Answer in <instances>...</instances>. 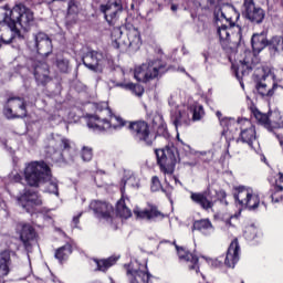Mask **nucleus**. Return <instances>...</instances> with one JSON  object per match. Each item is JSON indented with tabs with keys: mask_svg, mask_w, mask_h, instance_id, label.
I'll use <instances>...</instances> for the list:
<instances>
[{
	"mask_svg": "<svg viewBox=\"0 0 283 283\" xmlns=\"http://www.w3.org/2000/svg\"><path fill=\"white\" fill-rule=\"evenodd\" d=\"M219 6L214 8V28L217 36L223 50L229 48V44L240 43L242 41V27L233 23L231 14H235V9L230 4H221L222 0H218Z\"/></svg>",
	"mask_w": 283,
	"mask_h": 283,
	"instance_id": "f257e3e1",
	"label": "nucleus"
},
{
	"mask_svg": "<svg viewBox=\"0 0 283 283\" xmlns=\"http://www.w3.org/2000/svg\"><path fill=\"white\" fill-rule=\"evenodd\" d=\"M24 178L30 187L46 185L45 192L59 196V181L52 177V170L45 161H31L25 165Z\"/></svg>",
	"mask_w": 283,
	"mask_h": 283,
	"instance_id": "f03ea898",
	"label": "nucleus"
},
{
	"mask_svg": "<svg viewBox=\"0 0 283 283\" xmlns=\"http://www.w3.org/2000/svg\"><path fill=\"white\" fill-rule=\"evenodd\" d=\"M157 165H159V169L168 181L174 180L175 185H180L182 187V182L176 176H174V171H176V165L180 163V154L178 153V148L174 145H168L161 149H155Z\"/></svg>",
	"mask_w": 283,
	"mask_h": 283,
	"instance_id": "7ed1b4c3",
	"label": "nucleus"
},
{
	"mask_svg": "<svg viewBox=\"0 0 283 283\" xmlns=\"http://www.w3.org/2000/svg\"><path fill=\"white\" fill-rule=\"evenodd\" d=\"M104 107V114H107L109 119L102 117L101 115H90L87 118V127L95 134H103V132H109V129H120L125 127L127 122L123 117L112 114V108L107 106V103H102Z\"/></svg>",
	"mask_w": 283,
	"mask_h": 283,
	"instance_id": "20e7f679",
	"label": "nucleus"
},
{
	"mask_svg": "<svg viewBox=\"0 0 283 283\" xmlns=\"http://www.w3.org/2000/svg\"><path fill=\"white\" fill-rule=\"evenodd\" d=\"M6 21H10L11 28L20 25L24 32H30V28L34 25V12L23 3L15 4L11 10L4 13Z\"/></svg>",
	"mask_w": 283,
	"mask_h": 283,
	"instance_id": "39448f33",
	"label": "nucleus"
},
{
	"mask_svg": "<svg viewBox=\"0 0 283 283\" xmlns=\"http://www.w3.org/2000/svg\"><path fill=\"white\" fill-rule=\"evenodd\" d=\"M165 72H167V64L163 60H147L146 63L135 67L134 77L138 83H148V81L163 76Z\"/></svg>",
	"mask_w": 283,
	"mask_h": 283,
	"instance_id": "423d86ee",
	"label": "nucleus"
},
{
	"mask_svg": "<svg viewBox=\"0 0 283 283\" xmlns=\"http://www.w3.org/2000/svg\"><path fill=\"white\" fill-rule=\"evenodd\" d=\"M234 200L241 209L255 211L260 207V196L253 191V188L239 186L235 188Z\"/></svg>",
	"mask_w": 283,
	"mask_h": 283,
	"instance_id": "0eeeda50",
	"label": "nucleus"
},
{
	"mask_svg": "<svg viewBox=\"0 0 283 283\" xmlns=\"http://www.w3.org/2000/svg\"><path fill=\"white\" fill-rule=\"evenodd\" d=\"M252 116L259 125H262L268 132H275V129L283 128V116L280 111H273L269 114L260 112V109H252Z\"/></svg>",
	"mask_w": 283,
	"mask_h": 283,
	"instance_id": "6e6552de",
	"label": "nucleus"
},
{
	"mask_svg": "<svg viewBox=\"0 0 283 283\" xmlns=\"http://www.w3.org/2000/svg\"><path fill=\"white\" fill-rule=\"evenodd\" d=\"M18 205L19 207H22L27 213L34 216V213H39L38 207L43 205V199H41L39 192L25 190L23 195L18 197Z\"/></svg>",
	"mask_w": 283,
	"mask_h": 283,
	"instance_id": "1a4fd4ad",
	"label": "nucleus"
},
{
	"mask_svg": "<svg viewBox=\"0 0 283 283\" xmlns=\"http://www.w3.org/2000/svg\"><path fill=\"white\" fill-rule=\"evenodd\" d=\"M17 39L23 41L25 38L17 27L10 25V21H6L4 15L3 20L0 21V49L3 45H12Z\"/></svg>",
	"mask_w": 283,
	"mask_h": 283,
	"instance_id": "9d476101",
	"label": "nucleus"
},
{
	"mask_svg": "<svg viewBox=\"0 0 283 283\" xmlns=\"http://www.w3.org/2000/svg\"><path fill=\"white\" fill-rule=\"evenodd\" d=\"M28 48L41 56H50L52 54V40L45 32L33 33V41L28 43Z\"/></svg>",
	"mask_w": 283,
	"mask_h": 283,
	"instance_id": "9b49d317",
	"label": "nucleus"
},
{
	"mask_svg": "<svg viewBox=\"0 0 283 283\" xmlns=\"http://www.w3.org/2000/svg\"><path fill=\"white\" fill-rule=\"evenodd\" d=\"M15 232L19 235L25 251H32V247L36 244L39 234L32 224L30 223H18Z\"/></svg>",
	"mask_w": 283,
	"mask_h": 283,
	"instance_id": "f8f14e48",
	"label": "nucleus"
},
{
	"mask_svg": "<svg viewBox=\"0 0 283 283\" xmlns=\"http://www.w3.org/2000/svg\"><path fill=\"white\" fill-rule=\"evenodd\" d=\"M99 12H103L106 23L114 27L118 23V18L123 12V2L120 0H108L106 4L99 7Z\"/></svg>",
	"mask_w": 283,
	"mask_h": 283,
	"instance_id": "ddd939ff",
	"label": "nucleus"
},
{
	"mask_svg": "<svg viewBox=\"0 0 283 283\" xmlns=\"http://www.w3.org/2000/svg\"><path fill=\"white\" fill-rule=\"evenodd\" d=\"M128 129H130L133 137L137 143L146 145V147H151V145H154V138L149 135V125H147V123L132 122L128 125Z\"/></svg>",
	"mask_w": 283,
	"mask_h": 283,
	"instance_id": "4468645a",
	"label": "nucleus"
},
{
	"mask_svg": "<svg viewBox=\"0 0 283 283\" xmlns=\"http://www.w3.org/2000/svg\"><path fill=\"white\" fill-rule=\"evenodd\" d=\"M239 261H240V243L238 242V239H234L230 243L226 258L219 256L218 259L214 260V266L220 268L226 264V266H228L229 269H233Z\"/></svg>",
	"mask_w": 283,
	"mask_h": 283,
	"instance_id": "2eb2a0df",
	"label": "nucleus"
},
{
	"mask_svg": "<svg viewBox=\"0 0 283 283\" xmlns=\"http://www.w3.org/2000/svg\"><path fill=\"white\" fill-rule=\"evenodd\" d=\"M83 65L92 72H101L107 63V55L101 51H90L82 59Z\"/></svg>",
	"mask_w": 283,
	"mask_h": 283,
	"instance_id": "dca6fc26",
	"label": "nucleus"
},
{
	"mask_svg": "<svg viewBox=\"0 0 283 283\" xmlns=\"http://www.w3.org/2000/svg\"><path fill=\"white\" fill-rule=\"evenodd\" d=\"M8 104L10 106H4L3 114L6 118L12 119V118H25L28 116V109H25V99L22 97H10L8 99ZM13 109H19L15 114L12 113Z\"/></svg>",
	"mask_w": 283,
	"mask_h": 283,
	"instance_id": "f3484780",
	"label": "nucleus"
},
{
	"mask_svg": "<svg viewBox=\"0 0 283 283\" xmlns=\"http://www.w3.org/2000/svg\"><path fill=\"white\" fill-rule=\"evenodd\" d=\"M243 14L251 23L260 24L264 21L266 13L261 7H256L253 0L243 1Z\"/></svg>",
	"mask_w": 283,
	"mask_h": 283,
	"instance_id": "a211bd4d",
	"label": "nucleus"
},
{
	"mask_svg": "<svg viewBox=\"0 0 283 283\" xmlns=\"http://www.w3.org/2000/svg\"><path fill=\"white\" fill-rule=\"evenodd\" d=\"M237 125L240 129V140L247 143L249 147H253V142L256 138L255 126L247 118L239 119Z\"/></svg>",
	"mask_w": 283,
	"mask_h": 283,
	"instance_id": "6ab92c4d",
	"label": "nucleus"
},
{
	"mask_svg": "<svg viewBox=\"0 0 283 283\" xmlns=\"http://www.w3.org/2000/svg\"><path fill=\"white\" fill-rule=\"evenodd\" d=\"M90 209L94 212V216L97 217L98 220L112 222V213L114 211V207H112V205L95 200L90 203Z\"/></svg>",
	"mask_w": 283,
	"mask_h": 283,
	"instance_id": "aec40b11",
	"label": "nucleus"
},
{
	"mask_svg": "<svg viewBox=\"0 0 283 283\" xmlns=\"http://www.w3.org/2000/svg\"><path fill=\"white\" fill-rule=\"evenodd\" d=\"M175 249L177 251L178 258L181 262H186L188 264L189 271H196V273L200 272V264L198 256L193 253L186 251L182 247L176 244L174 241Z\"/></svg>",
	"mask_w": 283,
	"mask_h": 283,
	"instance_id": "412c9836",
	"label": "nucleus"
},
{
	"mask_svg": "<svg viewBox=\"0 0 283 283\" xmlns=\"http://www.w3.org/2000/svg\"><path fill=\"white\" fill-rule=\"evenodd\" d=\"M134 214L139 220H147L148 222H156V220L159 218V220H163L165 218V213L160 212L158 210V207L151 205L148 209H140L135 208Z\"/></svg>",
	"mask_w": 283,
	"mask_h": 283,
	"instance_id": "4be33fe9",
	"label": "nucleus"
},
{
	"mask_svg": "<svg viewBox=\"0 0 283 283\" xmlns=\"http://www.w3.org/2000/svg\"><path fill=\"white\" fill-rule=\"evenodd\" d=\"M33 74L38 85L50 83V66L45 62H32Z\"/></svg>",
	"mask_w": 283,
	"mask_h": 283,
	"instance_id": "5701e85b",
	"label": "nucleus"
},
{
	"mask_svg": "<svg viewBox=\"0 0 283 283\" xmlns=\"http://www.w3.org/2000/svg\"><path fill=\"white\" fill-rule=\"evenodd\" d=\"M190 200L201 207L205 211H209L213 207V200L211 199V190L208 189L202 192L190 191Z\"/></svg>",
	"mask_w": 283,
	"mask_h": 283,
	"instance_id": "b1692460",
	"label": "nucleus"
},
{
	"mask_svg": "<svg viewBox=\"0 0 283 283\" xmlns=\"http://www.w3.org/2000/svg\"><path fill=\"white\" fill-rule=\"evenodd\" d=\"M170 120L176 132H184V129L191 125V117H189V112L187 111H175L170 115Z\"/></svg>",
	"mask_w": 283,
	"mask_h": 283,
	"instance_id": "393cba45",
	"label": "nucleus"
},
{
	"mask_svg": "<svg viewBox=\"0 0 283 283\" xmlns=\"http://www.w3.org/2000/svg\"><path fill=\"white\" fill-rule=\"evenodd\" d=\"M125 29H126V36L128 39V41L125 42V45H127V48H132L133 50H138V48L143 45L140 31H138V29L134 27L132 23H126Z\"/></svg>",
	"mask_w": 283,
	"mask_h": 283,
	"instance_id": "a878e982",
	"label": "nucleus"
},
{
	"mask_svg": "<svg viewBox=\"0 0 283 283\" xmlns=\"http://www.w3.org/2000/svg\"><path fill=\"white\" fill-rule=\"evenodd\" d=\"M60 150H55L52 155L53 163H61L65 158V154H70V151H74V148L72 147V142L65 137L61 138L60 143Z\"/></svg>",
	"mask_w": 283,
	"mask_h": 283,
	"instance_id": "bb28decb",
	"label": "nucleus"
},
{
	"mask_svg": "<svg viewBox=\"0 0 283 283\" xmlns=\"http://www.w3.org/2000/svg\"><path fill=\"white\" fill-rule=\"evenodd\" d=\"M123 187L120 188L122 196H125V186L132 187L133 189L140 188V178L132 170H125L122 179Z\"/></svg>",
	"mask_w": 283,
	"mask_h": 283,
	"instance_id": "cd10ccee",
	"label": "nucleus"
},
{
	"mask_svg": "<svg viewBox=\"0 0 283 283\" xmlns=\"http://www.w3.org/2000/svg\"><path fill=\"white\" fill-rule=\"evenodd\" d=\"M153 129H156V136H161L166 140L169 139V129H167V123L160 114H155L153 117Z\"/></svg>",
	"mask_w": 283,
	"mask_h": 283,
	"instance_id": "c85d7f7f",
	"label": "nucleus"
},
{
	"mask_svg": "<svg viewBox=\"0 0 283 283\" xmlns=\"http://www.w3.org/2000/svg\"><path fill=\"white\" fill-rule=\"evenodd\" d=\"M74 245V240H70L66 242L65 245L56 249L54 254L55 260H59V263L63 264V262H65V260H67V258H70V254L73 252Z\"/></svg>",
	"mask_w": 283,
	"mask_h": 283,
	"instance_id": "c756f323",
	"label": "nucleus"
},
{
	"mask_svg": "<svg viewBox=\"0 0 283 283\" xmlns=\"http://www.w3.org/2000/svg\"><path fill=\"white\" fill-rule=\"evenodd\" d=\"M10 252L3 251L0 253V281L3 280V277H7V275L10 274Z\"/></svg>",
	"mask_w": 283,
	"mask_h": 283,
	"instance_id": "7c9ffc66",
	"label": "nucleus"
},
{
	"mask_svg": "<svg viewBox=\"0 0 283 283\" xmlns=\"http://www.w3.org/2000/svg\"><path fill=\"white\" fill-rule=\"evenodd\" d=\"M251 43L253 52L260 53L269 45L270 41L266 40V35L264 34H253Z\"/></svg>",
	"mask_w": 283,
	"mask_h": 283,
	"instance_id": "2f4dec72",
	"label": "nucleus"
},
{
	"mask_svg": "<svg viewBox=\"0 0 283 283\" xmlns=\"http://www.w3.org/2000/svg\"><path fill=\"white\" fill-rule=\"evenodd\" d=\"M212 227L213 224H211V220L200 219L193 222L192 231H199L200 233H203V235H207V233L211 231Z\"/></svg>",
	"mask_w": 283,
	"mask_h": 283,
	"instance_id": "473e14b6",
	"label": "nucleus"
},
{
	"mask_svg": "<svg viewBox=\"0 0 283 283\" xmlns=\"http://www.w3.org/2000/svg\"><path fill=\"white\" fill-rule=\"evenodd\" d=\"M116 262H118V258H116V256H109L107 259H102V260H95L97 271H102L103 273H105V271H107V269H111V266H114V264H116Z\"/></svg>",
	"mask_w": 283,
	"mask_h": 283,
	"instance_id": "72a5a7b5",
	"label": "nucleus"
},
{
	"mask_svg": "<svg viewBox=\"0 0 283 283\" xmlns=\"http://www.w3.org/2000/svg\"><path fill=\"white\" fill-rule=\"evenodd\" d=\"M116 211L120 218H132V210L127 208V205L125 203V195H122V198L116 203Z\"/></svg>",
	"mask_w": 283,
	"mask_h": 283,
	"instance_id": "f704fd0d",
	"label": "nucleus"
},
{
	"mask_svg": "<svg viewBox=\"0 0 283 283\" xmlns=\"http://www.w3.org/2000/svg\"><path fill=\"white\" fill-rule=\"evenodd\" d=\"M277 87H280V85L274 83L273 86L271 88H269V86L264 82H258L256 86H255L258 93L261 96H273V94H275V91Z\"/></svg>",
	"mask_w": 283,
	"mask_h": 283,
	"instance_id": "c9c22d12",
	"label": "nucleus"
},
{
	"mask_svg": "<svg viewBox=\"0 0 283 283\" xmlns=\"http://www.w3.org/2000/svg\"><path fill=\"white\" fill-rule=\"evenodd\" d=\"M55 67H57L61 74H69L72 70V65L70 64V59L65 56H59L55 60Z\"/></svg>",
	"mask_w": 283,
	"mask_h": 283,
	"instance_id": "e433bc0d",
	"label": "nucleus"
},
{
	"mask_svg": "<svg viewBox=\"0 0 283 283\" xmlns=\"http://www.w3.org/2000/svg\"><path fill=\"white\" fill-rule=\"evenodd\" d=\"M216 116L219 118L221 127H223L222 135L227 136L229 127L235 123V119L222 116V112L217 111Z\"/></svg>",
	"mask_w": 283,
	"mask_h": 283,
	"instance_id": "4c0bfd02",
	"label": "nucleus"
},
{
	"mask_svg": "<svg viewBox=\"0 0 283 283\" xmlns=\"http://www.w3.org/2000/svg\"><path fill=\"white\" fill-rule=\"evenodd\" d=\"M270 50L283 54V38L280 35L273 36L269 42Z\"/></svg>",
	"mask_w": 283,
	"mask_h": 283,
	"instance_id": "58836bf2",
	"label": "nucleus"
},
{
	"mask_svg": "<svg viewBox=\"0 0 283 283\" xmlns=\"http://www.w3.org/2000/svg\"><path fill=\"white\" fill-rule=\"evenodd\" d=\"M165 184H166V187L161 188V191L168 198L170 205H174V199L171 198V196L174 193V186H171V184H169V179L167 177H165Z\"/></svg>",
	"mask_w": 283,
	"mask_h": 283,
	"instance_id": "ea45409f",
	"label": "nucleus"
},
{
	"mask_svg": "<svg viewBox=\"0 0 283 283\" xmlns=\"http://www.w3.org/2000/svg\"><path fill=\"white\" fill-rule=\"evenodd\" d=\"M81 158L84 163H90V160L94 158V153L92 150V147L83 146L81 150Z\"/></svg>",
	"mask_w": 283,
	"mask_h": 283,
	"instance_id": "a19ab883",
	"label": "nucleus"
},
{
	"mask_svg": "<svg viewBox=\"0 0 283 283\" xmlns=\"http://www.w3.org/2000/svg\"><path fill=\"white\" fill-rule=\"evenodd\" d=\"M205 115V108L202 107V105H198L193 108L192 112V119L191 123L196 122V120H200L202 118V116Z\"/></svg>",
	"mask_w": 283,
	"mask_h": 283,
	"instance_id": "79ce46f5",
	"label": "nucleus"
},
{
	"mask_svg": "<svg viewBox=\"0 0 283 283\" xmlns=\"http://www.w3.org/2000/svg\"><path fill=\"white\" fill-rule=\"evenodd\" d=\"M150 190L153 192L160 191V190L163 191V184L160 182V179L158 178V176H154L151 178Z\"/></svg>",
	"mask_w": 283,
	"mask_h": 283,
	"instance_id": "37998d69",
	"label": "nucleus"
},
{
	"mask_svg": "<svg viewBox=\"0 0 283 283\" xmlns=\"http://www.w3.org/2000/svg\"><path fill=\"white\" fill-rule=\"evenodd\" d=\"M128 87H130L129 91L133 92V94H135V96L140 97V96H143V94H145V88L139 84L130 83V85Z\"/></svg>",
	"mask_w": 283,
	"mask_h": 283,
	"instance_id": "c03bdc74",
	"label": "nucleus"
},
{
	"mask_svg": "<svg viewBox=\"0 0 283 283\" xmlns=\"http://www.w3.org/2000/svg\"><path fill=\"white\" fill-rule=\"evenodd\" d=\"M69 14H78V2L76 0H70L67 4Z\"/></svg>",
	"mask_w": 283,
	"mask_h": 283,
	"instance_id": "a18cd8bd",
	"label": "nucleus"
},
{
	"mask_svg": "<svg viewBox=\"0 0 283 283\" xmlns=\"http://www.w3.org/2000/svg\"><path fill=\"white\" fill-rule=\"evenodd\" d=\"M217 202H220V205H224V207L229 205V202H227V192H224V190H220L217 192Z\"/></svg>",
	"mask_w": 283,
	"mask_h": 283,
	"instance_id": "49530a36",
	"label": "nucleus"
},
{
	"mask_svg": "<svg viewBox=\"0 0 283 283\" xmlns=\"http://www.w3.org/2000/svg\"><path fill=\"white\" fill-rule=\"evenodd\" d=\"M255 233H258V230L254 227H250L244 232V237L247 240H255Z\"/></svg>",
	"mask_w": 283,
	"mask_h": 283,
	"instance_id": "de8ad7c7",
	"label": "nucleus"
},
{
	"mask_svg": "<svg viewBox=\"0 0 283 283\" xmlns=\"http://www.w3.org/2000/svg\"><path fill=\"white\" fill-rule=\"evenodd\" d=\"M9 180L10 182H21V180H23V177H21V174H19L18 171H11L9 174Z\"/></svg>",
	"mask_w": 283,
	"mask_h": 283,
	"instance_id": "09e8293b",
	"label": "nucleus"
},
{
	"mask_svg": "<svg viewBox=\"0 0 283 283\" xmlns=\"http://www.w3.org/2000/svg\"><path fill=\"white\" fill-rule=\"evenodd\" d=\"M275 192L271 195V199H272V202H282V196L280 193V191L282 190H277V189H274Z\"/></svg>",
	"mask_w": 283,
	"mask_h": 283,
	"instance_id": "8fccbe9b",
	"label": "nucleus"
},
{
	"mask_svg": "<svg viewBox=\"0 0 283 283\" xmlns=\"http://www.w3.org/2000/svg\"><path fill=\"white\" fill-rule=\"evenodd\" d=\"M283 174H279V178L276 180V185L274 187V189H276V191H283Z\"/></svg>",
	"mask_w": 283,
	"mask_h": 283,
	"instance_id": "3c124183",
	"label": "nucleus"
},
{
	"mask_svg": "<svg viewBox=\"0 0 283 283\" xmlns=\"http://www.w3.org/2000/svg\"><path fill=\"white\" fill-rule=\"evenodd\" d=\"M244 67L245 70H249V64H247V62H241V69L239 67L235 72L237 78H240V72L244 74Z\"/></svg>",
	"mask_w": 283,
	"mask_h": 283,
	"instance_id": "603ef678",
	"label": "nucleus"
},
{
	"mask_svg": "<svg viewBox=\"0 0 283 283\" xmlns=\"http://www.w3.org/2000/svg\"><path fill=\"white\" fill-rule=\"evenodd\" d=\"M177 140L179 143H181V145L184 146L185 151H190L191 147L187 144H185L182 140H180V130H177Z\"/></svg>",
	"mask_w": 283,
	"mask_h": 283,
	"instance_id": "864d4df0",
	"label": "nucleus"
},
{
	"mask_svg": "<svg viewBox=\"0 0 283 283\" xmlns=\"http://www.w3.org/2000/svg\"><path fill=\"white\" fill-rule=\"evenodd\" d=\"M81 216H83V212H78L76 216L73 217L72 222H73L75 229L78 228V222L81 220Z\"/></svg>",
	"mask_w": 283,
	"mask_h": 283,
	"instance_id": "5fc2aeb1",
	"label": "nucleus"
},
{
	"mask_svg": "<svg viewBox=\"0 0 283 283\" xmlns=\"http://www.w3.org/2000/svg\"><path fill=\"white\" fill-rule=\"evenodd\" d=\"M130 85H132V83H127V84H125V83H117V84H115V87H123V90H129Z\"/></svg>",
	"mask_w": 283,
	"mask_h": 283,
	"instance_id": "6e6d98bb",
	"label": "nucleus"
},
{
	"mask_svg": "<svg viewBox=\"0 0 283 283\" xmlns=\"http://www.w3.org/2000/svg\"><path fill=\"white\" fill-rule=\"evenodd\" d=\"M7 205H6V200H3V197L0 196V209H2V211H6L7 209Z\"/></svg>",
	"mask_w": 283,
	"mask_h": 283,
	"instance_id": "4d7b16f0",
	"label": "nucleus"
},
{
	"mask_svg": "<svg viewBox=\"0 0 283 283\" xmlns=\"http://www.w3.org/2000/svg\"><path fill=\"white\" fill-rule=\"evenodd\" d=\"M23 87L25 88L27 92H30V80L23 81Z\"/></svg>",
	"mask_w": 283,
	"mask_h": 283,
	"instance_id": "13d9d810",
	"label": "nucleus"
},
{
	"mask_svg": "<svg viewBox=\"0 0 283 283\" xmlns=\"http://www.w3.org/2000/svg\"><path fill=\"white\" fill-rule=\"evenodd\" d=\"M203 57H205V61L207 63V61H209V59L211 57V53H209L208 51H205L203 52Z\"/></svg>",
	"mask_w": 283,
	"mask_h": 283,
	"instance_id": "bf43d9fd",
	"label": "nucleus"
},
{
	"mask_svg": "<svg viewBox=\"0 0 283 283\" xmlns=\"http://www.w3.org/2000/svg\"><path fill=\"white\" fill-rule=\"evenodd\" d=\"M4 148L7 149V151H9V154H14V150L11 147H8L7 144H4Z\"/></svg>",
	"mask_w": 283,
	"mask_h": 283,
	"instance_id": "052dcab7",
	"label": "nucleus"
},
{
	"mask_svg": "<svg viewBox=\"0 0 283 283\" xmlns=\"http://www.w3.org/2000/svg\"><path fill=\"white\" fill-rule=\"evenodd\" d=\"M277 140L280 142V145L283 146V136L276 135Z\"/></svg>",
	"mask_w": 283,
	"mask_h": 283,
	"instance_id": "680f3d73",
	"label": "nucleus"
},
{
	"mask_svg": "<svg viewBox=\"0 0 283 283\" xmlns=\"http://www.w3.org/2000/svg\"><path fill=\"white\" fill-rule=\"evenodd\" d=\"M227 156H229V154H224L223 156H221V163H224V160L227 159Z\"/></svg>",
	"mask_w": 283,
	"mask_h": 283,
	"instance_id": "e2e57ef3",
	"label": "nucleus"
},
{
	"mask_svg": "<svg viewBox=\"0 0 283 283\" xmlns=\"http://www.w3.org/2000/svg\"><path fill=\"white\" fill-rule=\"evenodd\" d=\"M171 10H172V12H176V10H178V6L171 4Z\"/></svg>",
	"mask_w": 283,
	"mask_h": 283,
	"instance_id": "0e129e2a",
	"label": "nucleus"
},
{
	"mask_svg": "<svg viewBox=\"0 0 283 283\" xmlns=\"http://www.w3.org/2000/svg\"><path fill=\"white\" fill-rule=\"evenodd\" d=\"M203 260H206V262H208V264H209V262H211V259L210 258H207V256H205V255H202L201 256Z\"/></svg>",
	"mask_w": 283,
	"mask_h": 283,
	"instance_id": "69168bd1",
	"label": "nucleus"
},
{
	"mask_svg": "<svg viewBox=\"0 0 283 283\" xmlns=\"http://www.w3.org/2000/svg\"><path fill=\"white\" fill-rule=\"evenodd\" d=\"M114 48H116V49L120 48V44L118 43V41H115Z\"/></svg>",
	"mask_w": 283,
	"mask_h": 283,
	"instance_id": "338daca9",
	"label": "nucleus"
},
{
	"mask_svg": "<svg viewBox=\"0 0 283 283\" xmlns=\"http://www.w3.org/2000/svg\"><path fill=\"white\" fill-rule=\"evenodd\" d=\"M65 158H72L71 155H70V151H69V154L66 153L65 157L63 159H61V160H65Z\"/></svg>",
	"mask_w": 283,
	"mask_h": 283,
	"instance_id": "774afa93",
	"label": "nucleus"
}]
</instances>
